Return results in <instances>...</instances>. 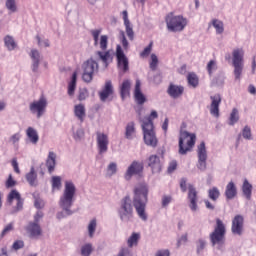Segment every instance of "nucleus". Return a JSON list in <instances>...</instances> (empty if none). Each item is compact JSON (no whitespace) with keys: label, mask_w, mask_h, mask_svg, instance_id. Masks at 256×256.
Instances as JSON below:
<instances>
[{"label":"nucleus","mask_w":256,"mask_h":256,"mask_svg":"<svg viewBox=\"0 0 256 256\" xmlns=\"http://www.w3.org/2000/svg\"><path fill=\"white\" fill-rule=\"evenodd\" d=\"M188 79V84L193 87L194 89L198 87L199 85V78L195 73H190L187 77Z\"/></svg>","instance_id":"nucleus-43"},{"label":"nucleus","mask_w":256,"mask_h":256,"mask_svg":"<svg viewBox=\"0 0 256 256\" xmlns=\"http://www.w3.org/2000/svg\"><path fill=\"white\" fill-rule=\"evenodd\" d=\"M29 57L31 59V71L32 73H39V67L41 65V61H43V55L39 50L32 49L29 53Z\"/></svg>","instance_id":"nucleus-12"},{"label":"nucleus","mask_w":256,"mask_h":256,"mask_svg":"<svg viewBox=\"0 0 256 256\" xmlns=\"http://www.w3.org/2000/svg\"><path fill=\"white\" fill-rule=\"evenodd\" d=\"M197 139V136L195 134H191L187 131H183L180 133L179 137V155H187L193 147H195V141Z\"/></svg>","instance_id":"nucleus-6"},{"label":"nucleus","mask_w":256,"mask_h":256,"mask_svg":"<svg viewBox=\"0 0 256 256\" xmlns=\"http://www.w3.org/2000/svg\"><path fill=\"white\" fill-rule=\"evenodd\" d=\"M53 191H61L62 182L60 176H53L51 179Z\"/></svg>","instance_id":"nucleus-40"},{"label":"nucleus","mask_w":256,"mask_h":256,"mask_svg":"<svg viewBox=\"0 0 256 256\" xmlns=\"http://www.w3.org/2000/svg\"><path fill=\"white\" fill-rule=\"evenodd\" d=\"M23 247H25V242H23V240H17L12 245L14 251H19V249H23Z\"/></svg>","instance_id":"nucleus-53"},{"label":"nucleus","mask_w":256,"mask_h":256,"mask_svg":"<svg viewBox=\"0 0 256 256\" xmlns=\"http://www.w3.org/2000/svg\"><path fill=\"white\" fill-rule=\"evenodd\" d=\"M10 231H13V223L8 224L1 232V237H5L7 233H10Z\"/></svg>","instance_id":"nucleus-59"},{"label":"nucleus","mask_w":256,"mask_h":256,"mask_svg":"<svg viewBox=\"0 0 256 256\" xmlns=\"http://www.w3.org/2000/svg\"><path fill=\"white\" fill-rule=\"evenodd\" d=\"M208 197L211 199V201H217L219 197H221V192L219 191V188L212 187L208 190Z\"/></svg>","instance_id":"nucleus-39"},{"label":"nucleus","mask_w":256,"mask_h":256,"mask_svg":"<svg viewBox=\"0 0 256 256\" xmlns=\"http://www.w3.org/2000/svg\"><path fill=\"white\" fill-rule=\"evenodd\" d=\"M120 37H121V41H122V47H124V49H128L129 41H127V38L125 37V32L121 31Z\"/></svg>","instance_id":"nucleus-58"},{"label":"nucleus","mask_w":256,"mask_h":256,"mask_svg":"<svg viewBox=\"0 0 256 256\" xmlns=\"http://www.w3.org/2000/svg\"><path fill=\"white\" fill-rule=\"evenodd\" d=\"M129 91H131V80L126 79L122 82L120 86V95L122 99H125L127 95H129Z\"/></svg>","instance_id":"nucleus-32"},{"label":"nucleus","mask_w":256,"mask_h":256,"mask_svg":"<svg viewBox=\"0 0 256 256\" xmlns=\"http://www.w3.org/2000/svg\"><path fill=\"white\" fill-rule=\"evenodd\" d=\"M47 109V98L41 96L39 100L30 103L29 110L31 113H37V119H41Z\"/></svg>","instance_id":"nucleus-10"},{"label":"nucleus","mask_w":256,"mask_h":256,"mask_svg":"<svg viewBox=\"0 0 256 256\" xmlns=\"http://www.w3.org/2000/svg\"><path fill=\"white\" fill-rule=\"evenodd\" d=\"M4 45L8 51H15L17 42H15V38H13V36L7 35L4 37Z\"/></svg>","instance_id":"nucleus-34"},{"label":"nucleus","mask_w":256,"mask_h":256,"mask_svg":"<svg viewBox=\"0 0 256 256\" xmlns=\"http://www.w3.org/2000/svg\"><path fill=\"white\" fill-rule=\"evenodd\" d=\"M87 97H88L87 89L80 90L79 96H78L79 101H85Z\"/></svg>","instance_id":"nucleus-60"},{"label":"nucleus","mask_w":256,"mask_h":256,"mask_svg":"<svg viewBox=\"0 0 256 256\" xmlns=\"http://www.w3.org/2000/svg\"><path fill=\"white\" fill-rule=\"evenodd\" d=\"M185 92V88L181 85H175L173 83H170L167 89V94L172 99H179Z\"/></svg>","instance_id":"nucleus-17"},{"label":"nucleus","mask_w":256,"mask_h":256,"mask_svg":"<svg viewBox=\"0 0 256 256\" xmlns=\"http://www.w3.org/2000/svg\"><path fill=\"white\" fill-rule=\"evenodd\" d=\"M102 29H93L90 31L93 41H94V47H97L99 45V35H101Z\"/></svg>","instance_id":"nucleus-50"},{"label":"nucleus","mask_w":256,"mask_h":256,"mask_svg":"<svg viewBox=\"0 0 256 256\" xmlns=\"http://www.w3.org/2000/svg\"><path fill=\"white\" fill-rule=\"evenodd\" d=\"M26 135L32 145H37V143H39V133H37V130H35V128L28 127L26 130Z\"/></svg>","instance_id":"nucleus-29"},{"label":"nucleus","mask_w":256,"mask_h":256,"mask_svg":"<svg viewBox=\"0 0 256 256\" xmlns=\"http://www.w3.org/2000/svg\"><path fill=\"white\" fill-rule=\"evenodd\" d=\"M158 64H159V58H157V55L151 54L150 69L152 71H156Z\"/></svg>","instance_id":"nucleus-51"},{"label":"nucleus","mask_w":256,"mask_h":256,"mask_svg":"<svg viewBox=\"0 0 256 256\" xmlns=\"http://www.w3.org/2000/svg\"><path fill=\"white\" fill-rule=\"evenodd\" d=\"M188 199L190 201V209L191 211H197V189H195V186L193 184L188 185Z\"/></svg>","instance_id":"nucleus-19"},{"label":"nucleus","mask_w":256,"mask_h":256,"mask_svg":"<svg viewBox=\"0 0 256 256\" xmlns=\"http://www.w3.org/2000/svg\"><path fill=\"white\" fill-rule=\"evenodd\" d=\"M95 231H97V220L93 219L88 224V235L90 239L95 236Z\"/></svg>","instance_id":"nucleus-42"},{"label":"nucleus","mask_w":256,"mask_h":256,"mask_svg":"<svg viewBox=\"0 0 256 256\" xmlns=\"http://www.w3.org/2000/svg\"><path fill=\"white\" fill-rule=\"evenodd\" d=\"M36 39L38 41V46L39 47H50L49 39H44L42 40L41 37L36 36Z\"/></svg>","instance_id":"nucleus-54"},{"label":"nucleus","mask_w":256,"mask_h":256,"mask_svg":"<svg viewBox=\"0 0 256 256\" xmlns=\"http://www.w3.org/2000/svg\"><path fill=\"white\" fill-rule=\"evenodd\" d=\"M117 174V163L111 162L106 168V177H113Z\"/></svg>","instance_id":"nucleus-41"},{"label":"nucleus","mask_w":256,"mask_h":256,"mask_svg":"<svg viewBox=\"0 0 256 256\" xmlns=\"http://www.w3.org/2000/svg\"><path fill=\"white\" fill-rule=\"evenodd\" d=\"M98 45H100L101 51H107V45H109V36L102 35L100 37V42H98Z\"/></svg>","instance_id":"nucleus-45"},{"label":"nucleus","mask_w":256,"mask_h":256,"mask_svg":"<svg viewBox=\"0 0 256 256\" xmlns=\"http://www.w3.org/2000/svg\"><path fill=\"white\" fill-rule=\"evenodd\" d=\"M135 101L138 105H143L147 101L145 94L141 92V83L139 81L136 82L135 90H134Z\"/></svg>","instance_id":"nucleus-25"},{"label":"nucleus","mask_w":256,"mask_h":256,"mask_svg":"<svg viewBox=\"0 0 256 256\" xmlns=\"http://www.w3.org/2000/svg\"><path fill=\"white\" fill-rule=\"evenodd\" d=\"M25 178L30 187L39 186V180L37 179V172L35 171L34 166L30 168V171L26 174Z\"/></svg>","instance_id":"nucleus-24"},{"label":"nucleus","mask_w":256,"mask_h":256,"mask_svg":"<svg viewBox=\"0 0 256 256\" xmlns=\"http://www.w3.org/2000/svg\"><path fill=\"white\" fill-rule=\"evenodd\" d=\"M245 50L236 48L232 51V66L234 67V76L236 81L241 80L243 75V67H245Z\"/></svg>","instance_id":"nucleus-5"},{"label":"nucleus","mask_w":256,"mask_h":256,"mask_svg":"<svg viewBox=\"0 0 256 256\" xmlns=\"http://www.w3.org/2000/svg\"><path fill=\"white\" fill-rule=\"evenodd\" d=\"M93 253V244L87 243L81 247V255L82 256H90Z\"/></svg>","instance_id":"nucleus-44"},{"label":"nucleus","mask_w":256,"mask_h":256,"mask_svg":"<svg viewBox=\"0 0 256 256\" xmlns=\"http://www.w3.org/2000/svg\"><path fill=\"white\" fill-rule=\"evenodd\" d=\"M180 189H181L182 193L187 192V178H182L180 180Z\"/></svg>","instance_id":"nucleus-62"},{"label":"nucleus","mask_w":256,"mask_h":256,"mask_svg":"<svg viewBox=\"0 0 256 256\" xmlns=\"http://www.w3.org/2000/svg\"><path fill=\"white\" fill-rule=\"evenodd\" d=\"M212 26L216 30L217 35H221L225 31V26L223 24V21L219 19H213Z\"/></svg>","instance_id":"nucleus-37"},{"label":"nucleus","mask_w":256,"mask_h":256,"mask_svg":"<svg viewBox=\"0 0 256 256\" xmlns=\"http://www.w3.org/2000/svg\"><path fill=\"white\" fill-rule=\"evenodd\" d=\"M149 201V187L145 184H139L134 188V196L127 195L120 200L117 210L118 217L122 223H131L134 217L133 207L136 213L142 221H147L148 216L145 209H147V203Z\"/></svg>","instance_id":"nucleus-1"},{"label":"nucleus","mask_w":256,"mask_h":256,"mask_svg":"<svg viewBox=\"0 0 256 256\" xmlns=\"http://www.w3.org/2000/svg\"><path fill=\"white\" fill-rule=\"evenodd\" d=\"M211 104H210V114L213 117H219V105H221V94H215L210 96Z\"/></svg>","instance_id":"nucleus-18"},{"label":"nucleus","mask_w":256,"mask_h":256,"mask_svg":"<svg viewBox=\"0 0 256 256\" xmlns=\"http://www.w3.org/2000/svg\"><path fill=\"white\" fill-rule=\"evenodd\" d=\"M135 133V122H128L125 128V139H128L129 141L133 140Z\"/></svg>","instance_id":"nucleus-31"},{"label":"nucleus","mask_w":256,"mask_h":256,"mask_svg":"<svg viewBox=\"0 0 256 256\" xmlns=\"http://www.w3.org/2000/svg\"><path fill=\"white\" fill-rule=\"evenodd\" d=\"M242 137H243V139H246L247 141H251V139H253V134L251 133V127L246 125L242 129Z\"/></svg>","instance_id":"nucleus-49"},{"label":"nucleus","mask_w":256,"mask_h":256,"mask_svg":"<svg viewBox=\"0 0 256 256\" xmlns=\"http://www.w3.org/2000/svg\"><path fill=\"white\" fill-rule=\"evenodd\" d=\"M170 252L169 250H158L155 254V256H169Z\"/></svg>","instance_id":"nucleus-64"},{"label":"nucleus","mask_w":256,"mask_h":256,"mask_svg":"<svg viewBox=\"0 0 256 256\" xmlns=\"http://www.w3.org/2000/svg\"><path fill=\"white\" fill-rule=\"evenodd\" d=\"M96 143L100 155L107 153L109 149V136L107 134L96 132Z\"/></svg>","instance_id":"nucleus-13"},{"label":"nucleus","mask_w":256,"mask_h":256,"mask_svg":"<svg viewBox=\"0 0 256 256\" xmlns=\"http://www.w3.org/2000/svg\"><path fill=\"white\" fill-rule=\"evenodd\" d=\"M177 170V162L175 160L171 161L169 163V166H168V169H167V172L168 173H173V171H176Z\"/></svg>","instance_id":"nucleus-61"},{"label":"nucleus","mask_w":256,"mask_h":256,"mask_svg":"<svg viewBox=\"0 0 256 256\" xmlns=\"http://www.w3.org/2000/svg\"><path fill=\"white\" fill-rule=\"evenodd\" d=\"M109 95H113V83L111 80L105 82L104 89L99 92L100 100L102 102L107 101Z\"/></svg>","instance_id":"nucleus-23"},{"label":"nucleus","mask_w":256,"mask_h":256,"mask_svg":"<svg viewBox=\"0 0 256 256\" xmlns=\"http://www.w3.org/2000/svg\"><path fill=\"white\" fill-rule=\"evenodd\" d=\"M75 89H77V72H73L71 81L68 84V95L70 97L75 95Z\"/></svg>","instance_id":"nucleus-33"},{"label":"nucleus","mask_w":256,"mask_h":256,"mask_svg":"<svg viewBox=\"0 0 256 256\" xmlns=\"http://www.w3.org/2000/svg\"><path fill=\"white\" fill-rule=\"evenodd\" d=\"M213 83L214 85H217V87H221V85L225 83V74H223V72L217 74L213 79Z\"/></svg>","instance_id":"nucleus-46"},{"label":"nucleus","mask_w":256,"mask_h":256,"mask_svg":"<svg viewBox=\"0 0 256 256\" xmlns=\"http://www.w3.org/2000/svg\"><path fill=\"white\" fill-rule=\"evenodd\" d=\"M206 69L209 76L211 77L213 73H215V70L217 69V62L215 60H210L206 66Z\"/></svg>","instance_id":"nucleus-48"},{"label":"nucleus","mask_w":256,"mask_h":256,"mask_svg":"<svg viewBox=\"0 0 256 256\" xmlns=\"http://www.w3.org/2000/svg\"><path fill=\"white\" fill-rule=\"evenodd\" d=\"M238 122H239V110H237V108H233L229 117L228 124L231 127H233V125H235V123H238Z\"/></svg>","instance_id":"nucleus-38"},{"label":"nucleus","mask_w":256,"mask_h":256,"mask_svg":"<svg viewBox=\"0 0 256 256\" xmlns=\"http://www.w3.org/2000/svg\"><path fill=\"white\" fill-rule=\"evenodd\" d=\"M206 246H207V242L203 239H199L196 242V253H197V255H201V253H203V250L205 249Z\"/></svg>","instance_id":"nucleus-47"},{"label":"nucleus","mask_w":256,"mask_h":256,"mask_svg":"<svg viewBox=\"0 0 256 256\" xmlns=\"http://www.w3.org/2000/svg\"><path fill=\"white\" fill-rule=\"evenodd\" d=\"M224 195L226 197V201H233V199L237 197V185H235V182L230 181L226 185Z\"/></svg>","instance_id":"nucleus-21"},{"label":"nucleus","mask_w":256,"mask_h":256,"mask_svg":"<svg viewBox=\"0 0 256 256\" xmlns=\"http://www.w3.org/2000/svg\"><path fill=\"white\" fill-rule=\"evenodd\" d=\"M115 55L118 69H120V71H123V73H127V71H129V58H127V56L125 55V52L123 51L121 45L116 46Z\"/></svg>","instance_id":"nucleus-9"},{"label":"nucleus","mask_w":256,"mask_h":256,"mask_svg":"<svg viewBox=\"0 0 256 256\" xmlns=\"http://www.w3.org/2000/svg\"><path fill=\"white\" fill-rule=\"evenodd\" d=\"M165 21L168 31L172 33L183 31L187 27V19L181 15L175 16L173 12L167 14Z\"/></svg>","instance_id":"nucleus-7"},{"label":"nucleus","mask_w":256,"mask_h":256,"mask_svg":"<svg viewBox=\"0 0 256 256\" xmlns=\"http://www.w3.org/2000/svg\"><path fill=\"white\" fill-rule=\"evenodd\" d=\"M74 115L79 119L81 123L85 121L86 113H85V106L83 104L75 105L74 107Z\"/></svg>","instance_id":"nucleus-30"},{"label":"nucleus","mask_w":256,"mask_h":256,"mask_svg":"<svg viewBox=\"0 0 256 256\" xmlns=\"http://www.w3.org/2000/svg\"><path fill=\"white\" fill-rule=\"evenodd\" d=\"M241 190L245 199H247V201H251V195H253V185L249 183V180L244 179Z\"/></svg>","instance_id":"nucleus-28"},{"label":"nucleus","mask_w":256,"mask_h":256,"mask_svg":"<svg viewBox=\"0 0 256 256\" xmlns=\"http://www.w3.org/2000/svg\"><path fill=\"white\" fill-rule=\"evenodd\" d=\"M147 165L152 170V173L161 172V159L157 155H151L147 160Z\"/></svg>","instance_id":"nucleus-20"},{"label":"nucleus","mask_w":256,"mask_h":256,"mask_svg":"<svg viewBox=\"0 0 256 256\" xmlns=\"http://www.w3.org/2000/svg\"><path fill=\"white\" fill-rule=\"evenodd\" d=\"M26 231L30 234V237H40L43 233L41 226L35 222H30L26 228Z\"/></svg>","instance_id":"nucleus-27"},{"label":"nucleus","mask_w":256,"mask_h":256,"mask_svg":"<svg viewBox=\"0 0 256 256\" xmlns=\"http://www.w3.org/2000/svg\"><path fill=\"white\" fill-rule=\"evenodd\" d=\"M111 58V52L108 51H96L82 64V81L84 83H91L93 81V75L95 71H99V61H101L104 67H109V59Z\"/></svg>","instance_id":"nucleus-2"},{"label":"nucleus","mask_w":256,"mask_h":256,"mask_svg":"<svg viewBox=\"0 0 256 256\" xmlns=\"http://www.w3.org/2000/svg\"><path fill=\"white\" fill-rule=\"evenodd\" d=\"M124 25L126 27V34L127 37L130 39V41H133L135 39V32L133 31V26L131 25V22L129 21V14L127 13V10H124L122 12Z\"/></svg>","instance_id":"nucleus-22"},{"label":"nucleus","mask_w":256,"mask_h":256,"mask_svg":"<svg viewBox=\"0 0 256 256\" xmlns=\"http://www.w3.org/2000/svg\"><path fill=\"white\" fill-rule=\"evenodd\" d=\"M41 219H43V212L38 211V212H36V214L34 215V221H33L32 223L39 224V221H41Z\"/></svg>","instance_id":"nucleus-63"},{"label":"nucleus","mask_w":256,"mask_h":256,"mask_svg":"<svg viewBox=\"0 0 256 256\" xmlns=\"http://www.w3.org/2000/svg\"><path fill=\"white\" fill-rule=\"evenodd\" d=\"M85 137V131L82 128H79L76 133H74L75 141H81V138Z\"/></svg>","instance_id":"nucleus-56"},{"label":"nucleus","mask_w":256,"mask_h":256,"mask_svg":"<svg viewBox=\"0 0 256 256\" xmlns=\"http://www.w3.org/2000/svg\"><path fill=\"white\" fill-rule=\"evenodd\" d=\"M13 199H16L17 204L13 209L12 213H19V211H23V198H21V194L17 190H12L8 195V203L11 205L13 203Z\"/></svg>","instance_id":"nucleus-15"},{"label":"nucleus","mask_w":256,"mask_h":256,"mask_svg":"<svg viewBox=\"0 0 256 256\" xmlns=\"http://www.w3.org/2000/svg\"><path fill=\"white\" fill-rule=\"evenodd\" d=\"M198 164L197 167L200 171H205L207 169V148L205 147V142H201L198 145Z\"/></svg>","instance_id":"nucleus-11"},{"label":"nucleus","mask_w":256,"mask_h":256,"mask_svg":"<svg viewBox=\"0 0 256 256\" xmlns=\"http://www.w3.org/2000/svg\"><path fill=\"white\" fill-rule=\"evenodd\" d=\"M155 126L151 118H148L147 121L142 122V131L144 137V143L148 147H157V135L155 134Z\"/></svg>","instance_id":"nucleus-8"},{"label":"nucleus","mask_w":256,"mask_h":256,"mask_svg":"<svg viewBox=\"0 0 256 256\" xmlns=\"http://www.w3.org/2000/svg\"><path fill=\"white\" fill-rule=\"evenodd\" d=\"M17 185V181L13 180V175H9L7 181H6V189H11Z\"/></svg>","instance_id":"nucleus-52"},{"label":"nucleus","mask_w":256,"mask_h":256,"mask_svg":"<svg viewBox=\"0 0 256 256\" xmlns=\"http://www.w3.org/2000/svg\"><path fill=\"white\" fill-rule=\"evenodd\" d=\"M152 48H153V42H150V44L146 48H144V50L140 53L141 57L149 56Z\"/></svg>","instance_id":"nucleus-57"},{"label":"nucleus","mask_w":256,"mask_h":256,"mask_svg":"<svg viewBox=\"0 0 256 256\" xmlns=\"http://www.w3.org/2000/svg\"><path fill=\"white\" fill-rule=\"evenodd\" d=\"M243 223L244 218L241 215H236L234 219L232 220V228L231 231L233 235H243Z\"/></svg>","instance_id":"nucleus-16"},{"label":"nucleus","mask_w":256,"mask_h":256,"mask_svg":"<svg viewBox=\"0 0 256 256\" xmlns=\"http://www.w3.org/2000/svg\"><path fill=\"white\" fill-rule=\"evenodd\" d=\"M141 173H143V164L133 161L124 174V179L131 181L133 175H140Z\"/></svg>","instance_id":"nucleus-14"},{"label":"nucleus","mask_w":256,"mask_h":256,"mask_svg":"<svg viewBox=\"0 0 256 256\" xmlns=\"http://www.w3.org/2000/svg\"><path fill=\"white\" fill-rule=\"evenodd\" d=\"M76 193L77 187H75V183H73V181H66L63 193L59 199V207H61L68 216L73 213L71 207H73V204L75 203Z\"/></svg>","instance_id":"nucleus-3"},{"label":"nucleus","mask_w":256,"mask_h":256,"mask_svg":"<svg viewBox=\"0 0 256 256\" xmlns=\"http://www.w3.org/2000/svg\"><path fill=\"white\" fill-rule=\"evenodd\" d=\"M225 224L219 218L216 219V227L214 231L210 234V241L212 247H215L218 253H223L225 251Z\"/></svg>","instance_id":"nucleus-4"},{"label":"nucleus","mask_w":256,"mask_h":256,"mask_svg":"<svg viewBox=\"0 0 256 256\" xmlns=\"http://www.w3.org/2000/svg\"><path fill=\"white\" fill-rule=\"evenodd\" d=\"M171 201H173V197L169 196V195H164L162 197V207H168L169 203H171Z\"/></svg>","instance_id":"nucleus-55"},{"label":"nucleus","mask_w":256,"mask_h":256,"mask_svg":"<svg viewBox=\"0 0 256 256\" xmlns=\"http://www.w3.org/2000/svg\"><path fill=\"white\" fill-rule=\"evenodd\" d=\"M141 239V234L133 232L127 240L128 247H137L139 245V240Z\"/></svg>","instance_id":"nucleus-35"},{"label":"nucleus","mask_w":256,"mask_h":256,"mask_svg":"<svg viewBox=\"0 0 256 256\" xmlns=\"http://www.w3.org/2000/svg\"><path fill=\"white\" fill-rule=\"evenodd\" d=\"M5 7L10 14L17 13V11H19V8L17 7V0H6Z\"/></svg>","instance_id":"nucleus-36"},{"label":"nucleus","mask_w":256,"mask_h":256,"mask_svg":"<svg viewBox=\"0 0 256 256\" xmlns=\"http://www.w3.org/2000/svg\"><path fill=\"white\" fill-rule=\"evenodd\" d=\"M46 167L48 169V173H53L55 171V167H57V154L55 152H49L48 157L46 159Z\"/></svg>","instance_id":"nucleus-26"}]
</instances>
